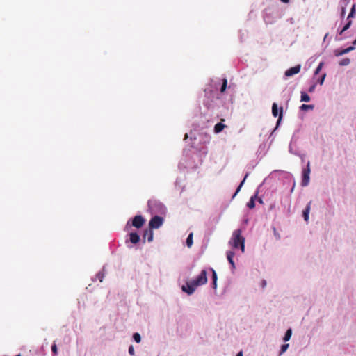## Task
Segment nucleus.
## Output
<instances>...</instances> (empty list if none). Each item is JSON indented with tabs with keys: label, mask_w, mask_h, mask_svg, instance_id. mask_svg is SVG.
Masks as SVG:
<instances>
[{
	"label": "nucleus",
	"mask_w": 356,
	"mask_h": 356,
	"mask_svg": "<svg viewBox=\"0 0 356 356\" xmlns=\"http://www.w3.org/2000/svg\"><path fill=\"white\" fill-rule=\"evenodd\" d=\"M273 229H274V235H275V236L276 237L277 239H280V234L277 232V231H276L275 227L273 228Z\"/></svg>",
	"instance_id": "obj_53"
},
{
	"label": "nucleus",
	"mask_w": 356,
	"mask_h": 356,
	"mask_svg": "<svg viewBox=\"0 0 356 356\" xmlns=\"http://www.w3.org/2000/svg\"><path fill=\"white\" fill-rule=\"evenodd\" d=\"M257 202L261 204H264V201L261 197H258Z\"/></svg>",
	"instance_id": "obj_57"
},
{
	"label": "nucleus",
	"mask_w": 356,
	"mask_h": 356,
	"mask_svg": "<svg viewBox=\"0 0 356 356\" xmlns=\"http://www.w3.org/2000/svg\"><path fill=\"white\" fill-rule=\"evenodd\" d=\"M281 15L277 12H274L270 8H266L263 11V19L266 24H273L277 19L281 18Z\"/></svg>",
	"instance_id": "obj_6"
},
{
	"label": "nucleus",
	"mask_w": 356,
	"mask_h": 356,
	"mask_svg": "<svg viewBox=\"0 0 356 356\" xmlns=\"http://www.w3.org/2000/svg\"><path fill=\"white\" fill-rule=\"evenodd\" d=\"M145 222L146 219L141 214H136L129 219L125 225L124 231L128 232L132 227L136 229H140L145 225Z\"/></svg>",
	"instance_id": "obj_5"
},
{
	"label": "nucleus",
	"mask_w": 356,
	"mask_h": 356,
	"mask_svg": "<svg viewBox=\"0 0 356 356\" xmlns=\"http://www.w3.org/2000/svg\"><path fill=\"white\" fill-rule=\"evenodd\" d=\"M129 354L131 356L135 355V350L134 348V346L132 345H130L128 348Z\"/></svg>",
	"instance_id": "obj_47"
},
{
	"label": "nucleus",
	"mask_w": 356,
	"mask_h": 356,
	"mask_svg": "<svg viewBox=\"0 0 356 356\" xmlns=\"http://www.w3.org/2000/svg\"><path fill=\"white\" fill-rule=\"evenodd\" d=\"M327 76V74L325 72L322 73L316 80L315 83H317V85L322 86L325 81V79Z\"/></svg>",
	"instance_id": "obj_30"
},
{
	"label": "nucleus",
	"mask_w": 356,
	"mask_h": 356,
	"mask_svg": "<svg viewBox=\"0 0 356 356\" xmlns=\"http://www.w3.org/2000/svg\"><path fill=\"white\" fill-rule=\"evenodd\" d=\"M350 0H341L339 3V8H346Z\"/></svg>",
	"instance_id": "obj_39"
},
{
	"label": "nucleus",
	"mask_w": 356,
	"mask_h": 356,
	"mask_svg": "<svg viewBox=\"0 0 356 356\" xmlns=\"http://www.w3.org/2000/svg\"><path fill=\"white\" fill-rule=\"evenodd\" d=\"M193 244V232H190L186 239V241H185V245L188 247V248H191L192 245Z\"/></svg>",
	"instance_id": "obj_27"
},
{
	"label": "nucleus",
	"mask_w": 356,
	"mask_h": 356,
	"mask_svg": "<svg viewBox=\"0 0 356 356\" xmlns=\"http://www.w3.org/2000/svg\"><path fill=\"white\" fill-rule=\"evenodd\" d=\"M291 336H292V329H291V327H289L286 330V332L282 337L283 341L285 343L289 341L290 340Z\"/></svg>",
	"instance_id": "obj_26"
},
{
	"label": "nucleus",
	"mask_w": 356,
	"mask_h": 356,
	"mask_svg": "<svg viewBox=\"0 0 356 356\" xmlns=\"http://www.w3.org/2000/svg\"><path fill=\"white\" fill-rule=\"evenodd\" d=\"M310 161H307L305 165L302 166L301 171V181L300 185L302 187H306L309 184L310 181Z\"/></svg>",
	"instance_id": "obj_7"
},
{
	"label": "nucleus",
	"mask_w": 356,
	"mask_h": 356,
	"mask_svg": "<svg viewBox=\"0 0 356 356\" xmlns=\"http://www.w3.org/2000/svg\"><path fill=\"white\" fill-rule=\"evenodd\" d=\"M312 203V201H309L302 211V216L307 224L309 222Z\"/></svg>",
	"instance_id": "obj_19"
},
{
	"label": "nucleus",
	"mask_w": 356,
	"mask_h": 356,
	"mask_svg": "<svg viewBox=\"0 0 356 356\" xmlns=\"http://www.w3.org/2000/svg\"><path fill=\"white\" fill-rule=\"evenodd\" d=\"M164 222V218L159 215H152L149 221V228L151 229H156L161 227Z\"/></svg>",
	"instance_id": "obj_9"
},
{
	"label": "nucleus",
	"mask_w": 356,
	"mask_h": 356,
	"mask_svg": "<svg viewBox=\"0 0 356 356\" xmlns=\"http://www.w3.org/2000/svg\"><path fill=\"white\" fill-rule=\"evenodd\" d=\"M278 176L279 179L281 178L284 180L285 182H292V187L290 190V193L293 192L296 186V181L293 176V175L289 172L281 170H275L269 175L268 177L272 179Z\"/></svg>",
	"instance_id": "obj_3"
},
{
	"label": "nucleus",
	"mask_w": 356,
	"mask_h": 356,
	"mask_svg": "<svg viewBox=\"0 0 356 356\" xmlns=\"http://www.w3.org/2000/svg\"><path fill=\"white\" fill-rule=\"evenodd\" d=\"M268 149H266V143H263L259 146L257 154L258 157L260 156V159L266 154Z\"/></svg>",
	"instance_id": "obj_21"
},
{
	"label": "nucleus",
	"mask_w": 356,
	"mask_h": 356,
	"mask_svg": "<svg viewBox=\"0 0 356 356\" xmlns=\"http://www.w3.org/2000/svg\"><path fill=\"white\" fill-rule=\"evenodd\" d=\"M272 115L273 117L276 118L282 115L284 116L283 113V106L278 107V105L277 103L274 102L272 104Z\"/></svg>",
	"instance_id": "obj_18"
},
{
	"label": "nucleus",
	"mask_w": 356,
	"mask_h": 356,
	"mask_svg": "<svg viewBox=\"0 0 356 356\" xmlns=\"http://www.w3.org/2000/svg\"><path fill=\"white\" fill-rule=\"evenodd\" d=\"M236 356H243V351L240 350L238 353H237Z\"/></svg>",
	"instance_id": "obj_62"
},
{
	"label": "nucleus",
	"mask_w": 356,
	"mask_h": 356,
	"mask_svg": "<svg viewBox=\"0 0 356 356\" xmlns=\"http://www.w3.org/2000/svg\"><path fill=\"white\" fill-rule=\"evenodd\" d=\"M216 86H218V92L220 93V97L225 93L226 89L227 88V80L226 78L222 79V80H218L217 82H214L213 87Z\"/></svg>",
	"instance_id": "obj_14"
},
{
	"label": "nucleus",
	"mask_w": 356,
	"mask_h": 356,
	"mask_svg": "<svg viewBox=\"0 0 356 356\" xmlns=\"http://www.w3.org/2000/svg\"><path fill=\"white\" fill-rule=\"evenodd\" d=\"M147 211L150 212L152 215L165 216L167 208L160 201L150 199L147 202Z\"/></svg>",
	"instance_id": "obj_2"
},
{
	"label": "nucleus",
	"mask_w": 356,
	"mask_h": 356,
	"mask_svg": "<svg viewBox=\"0 0 356 356\" xmlns=\"http://www.w3.org/2000/svg\"><path fill=\"white\" fill-rule=\"evenodd\" d=\"M132 340L135 341L137 343H139L141 342V335L138 332H134L131 337Z\"/></svg>",
	"instance_id": "obj_32"
},
{
	"label": "nucleus",
	"mask_w": 356,
	"mask_h": 356,
	"mask_svg": "<svg viewBox=\"0 0 356 356\" xmlns=\"http://www.w3.org/2000/svg\"><path fill=\"white\" fill-rule=\"evenodd\" d=\"M242 187H240L238 185V186L236 187V191L235 192L233 193L232 196V198L231 200H232L233 199H234V197L236 196V195L239 193V191H241Z\"/></svg>",
	"instance_id": "obj_48"
},
{
	"label": "nucleus",
	"mask_w": 356,
	"mask_h": 356,
	"mask_svg": "<svg viewBox=\"0 0 356 356\" xmlns=\"http://www.w3.org/2000/svg\"><path fill=\"white\" fill-rule=\"evenodd\" d=\"M257 163L254 164L252 162H250L249 164L247 165L246 166V168H247V171H251L252 170L255 166H256Z\"/></svg>",
	"instance_id": "obj_46"
},
{
	"label": "nucleus",
	"mask_w": 356,
	"mask_h": 356,
	"mask_svg": "<svg viewBox=\"0 0 356 356\" xmlns=\"http://www.w3.org/2000/svg\"><path fill=\"white\" fill-rule=\"evenodd\" d=\"M311 97L306 91L302 90L300 92V102H309Z\"/></svg>",
	"instance_id": "obj_24"
},
{
	"label": "nucleus",
	"mask_w": 356,
	"mask_h": 356,
	"mask_svg": "<svg viewBox=\"0 0 356 356\" xmlns=\"http://www.w3.org/2000/svg\"><path fill=\"white\" fill-rule=\"evenodd\" d=\"M104 268L105 266H104L102 270L99 271L96 275V278H97L100 282H102L104 277Z\"/></svg>",
	"instance_id": "obj_36"
},
{
	"label": "nucleus",
	"mask_w": 356,
	"mask_h": 356,
	"mask_svg": "<svg viewBox=\"0 0 356 356\" xmlns=\"http://www.w3.org/2000/svg\"><path fill=\"white\" fill-rule=\"evenodd\" d=\"M266 178L264 180V181L258 186L257 190L254 191V194L250 197V199H253L254 202L257 201L259 197V188L262 186L264 183L266 181Z\"/></svg>",
	"instance_id": "obj_29"
},
{
	"label": "nucleus",
	"mask_w": 356,
	"mask_h": 356,
	"mask_svg": "<svg viewBox=\"0 0 356 356\" xmlns=\"http://www.w3.org/2000/svg\"><path fill=\"white\" fill-rule=\"evenodd\" d=\"M209 270L211 272V282H217L218 275L216 270L212 268H209Z\"/></svg>",
	"instance_id": "obj_35"
},
{
	"label": "nucleus",
	"mask_w": 356,
	"mask_h": 356,
	"mask_svg": "<svg viewBox=\"0 0 356 356\" xmlns=\"http://www.w3.org/2000/svg\"><path fill=\"white\" fill-rule=\"evenodd\" d=\"M192 280L195 282L197 287L205 284L208 281L207 270L206 269H202L200 274L194 277Z\"/></svg>",
	"instance_id": "obj_12"
},
{
	"label": "nucleus",
	"mask_w": 356,
	"mask_h": 356,
	"mask_svg": "<svg viewBox=\"0 0 356 356\" xmlns=\"http://www.w3.org/2000/svg\"><path fill=\"white\" fill-rule=\"evenodd\" d=\"M179 179L177 178V179H176L175 182V186H177L179 185Z\"/></svg>",
	"instance_id": "obj_64"
},
{
	"label": "nucleus",
	"mask_w": 356,
	"mask_h": 356,
	"mask_svg": "<svg viewBox=\"0 0 356 356\" xmlns=\"http://www.w3.org/2000/svg\"><path fill=\"white\" fill-rule=\"evenodd\" d=\"M316 86L317 83L313 82L307 89L308 92L313 93L315 91Z\"/></svg>",
	"instance_id": "obj_42"
},
{
	"label": "nucleus",
	"mask_w": 356,
	"mask_h": 356,
	"mask_svg": "<svg viewBox=\"0 0 356 356\" xmlns=\"http://www.w3.org/2000/svg\"><path fill=\"white\" fill-rule=\"evenodd\" d=\"M289 347V343L282 344L281 346H280V351H279L278 356H281L282 354H284L287 350Z\"/></svg>",
	"instance_id": "obj_34"
},
{
	"label": "nucleus",
	"mask_w": 356,
	"mask_h": 356,
	"mask_svg": "<svg viewBox=\"0 0 356 356\" xmlns=\"http://www.w3.org/2000/svg\"><path fill=\"white\" fill-rule=\"evenodd\" d=\"M324 65H325V63L323 61H321L318 63V65H317V67H316V69L314 71L313 79H315V77L320 74L321 71L322 70L323 67H324Z\"/></svg>",
	"instance_id": "obj_25"
},
{
	"label": "nucleus",
	"mask_w": 356,
	"mask_h": 356,
	"mask_svg": "<svg viewBox=\"0 0 356 356\" xmlns=\"http://www.w3.org/2000/svg\"><path fill=\"white\" fill-rule=\"evenodd\" d=\"M293 152H300L298 148L296 147V145H293Z\"/></svg>",
	"instance_id": "obj_59"
},
{
	"label": "nucleus",
	"mask_w": 356,
	"mask_h": 356,
	"mask_svg": "<svg viewBox=\"0 0 356 356\" xmlns=\"http://www.w3.org/2000/svg\"><path fill=\"white\" fill-rule=\"evenodd\" d=\"M51 353L53 356H56L58 354V348L56 344L55 343V341L52 343L51 346Z\"/></svg>",
	"instance_id": "obj_40"
},
{
	"label": "nucleus",
	"mask_w": 356,
	"mask_h": 356,
	"mask_svg": "<svg viewBox=\"0 0 356 356\" xmlns=\"http://www.w3.org/2000/svg\"><path fill=\"white\" fill-rule=\"evenodd\" d=\"M226 255H227V261L231 266L232 273L234 274V270L236 269V264L234 261V257L235 255V253L232 250H228L226 252Z\"/></svg>",
	"instance_id": "obj_17"
},
{
	"label": "nucleus",
	"mask_w": 356,
	"mask_h": 356,
	"mask_svg": "<svg viewBox=\"0 0 356 356\" xmlns=\"http://www.w3.org/2000/svg\"><path fill=\"white\" fill-rule=\"evenodd\" d=\"M350 63V59L349 58H344L339 60V65L340 66H347Z\"/></svg>",
	"instance_id": "obj_37"
},
{
	"label": "nucleus",
	"mask_w": 356,
	"mask_h": 356,
	"mask_svg": "<svg viewBox=\"0 0 356 356\" xmlns=\"http://www.w3.org/2000/svg\"><path fill=\"white\" fill-rule=\"evenodd\" d=\"M256 202H254L253 200V199H250L249 201L247 202L246 204V207L249 209H253L255 208L256 207V204H255Z\"/></svg>",
	"instance_id": "obj_38"
},
{
	"label": "nucleus",
	"mask_w": 356,
	"mask_h": 356,
	"mask_svg": "<svg viewBox=\"0 0 356 356\" xmlns=\"http://www.w3.org/2000/svg\"><path fill=\"white\" fill-rule=\"evenodd\" d=\"M261 285L262 288H264L266 286V281L265 280H262L261 282Z\"/></svg>",
	"instance_id": "obj_56"
},
{
	"label": "nucleus",
	"mask_w": 356,
	"mask_h": 356,
	"mask_svg": "<svg viewBox=\"0 0 356 356\" xmlns=\"http://www.w3.org/2000/svg\"><path fill=\"white\" fill-rule=\"evenodd\" d=\"M328 35H329V33H327L325 35L324 38H323V44L325 43V42L326 39H327Z\"/></svg>",
	"instance_id": "obj_61"
},
{
	"label": "nucleus",
	"mask_w": 356,
	"mask_h": 356,
	"mask_svg": "<svg viewBox=\"0 0 356 356\" xmlns=\"http://www.w3.org/2000/svg\"><path fill=\"white\" fill-rule=\"evenodd\" d=\"M146 236H147V241L149 243L152 242L154 239V232H153V230L151 229H145L144 230V232H143V241H142V243L144 244L145 243V238H146Z\"/></svg>",
	"instance_id": "obj_20"
},
{
	"label": "nucleus",
	"mask_w": 356,
	"mask_h": 356,
	"mask_svg": "<svg viewBox=\"0 0 356 356\" xmlns=\"http://www.w3.org/2000/svg\"><path fill=\"white\" fill-rule=\"evenodd\" d=\"M275 208V203L273 202L272 204H270L269 208H268V210L270 211V210H273Z\"/></svg>",
	"instance_id": "obj_55"
},
{
	"label": "nucleus",
	"mask_w": 356,
	"mask_h": 356,
	"mask_svg": "<svg viewBox=\"0 0 356 356\" xmlns=\"http://www.w3.org/2000/svg\"><path fill=\"white\" fill-rule=\"evenodd\" d=\"M190 139L193 140V143L191 145L192 147H195V141L197 140L198 137V143H207L210 140V136L208 134H202V133H198L197 136L195 134H193L192 131L190 132Z\"/></svg>",
	"instance_id": "obj_8"
},
{
	"label": "nucleus",
	"mask_w": 356,
	"mask_h": 356,
	"mask_svg": "<svg viewBox=\"0 0 356 356\" xmlns=\"http://www.w3.org/2000/svg\"><path fill=\"white\" fill-rule=\"evenodd\" d=\"M245 238H243L242 242L240 244H238L239 246L237 248V249H240L243 253L245 252Z\"/></svg>",
	"instance_id": "obj_44"
},
{
	"label": "nucleus",
	"mask_w": 356,
	"mask_h": 356,
	"mask_svg": "<svg viewBox=\"0 0 356 356\" xmlns=\"http://www.w3.org/2000/svg\"><path fill=\"white\" fill-rule=\"evenodd\" d=\"M346 13V8H339V17L341 21L344 20L345 15Z\"/></svg>",
	"instance_id": "obj_41"
},
{
	"label": "nucleus",
	"mask_w": 356,
	"mask_h": 356,
	"mask_svg": "<svg viewBox=\"0 0 356 356\" xmlns=\"http://www.w3.org/2000/svg\"><path fill=\"white\" fill-rule=\"evenodd\" d=\"M356 15V3H353L350 12L348 15L347 18L352 19L353 18H355Z\"/></svg>",
	"instance_id": "obj_28"
},
{
	"label": "nucleus",
	"mask_w": 356,
	"mask_h": 356,
	"mask_svg": "<svg viewBox=\"0 0 356 356\" xmlns=\"http://www.w3.org/2000/svg\"><path fill=\"white\" fill-rule=\"evenodd\" d=\"M243 238L244 237L241 235V230L239 229L235 230L233 232L232 238L229 241V243L232 245V248H238L239 246L238 244H240L242 242Z\"/></svg>",
	"instance_id": "obj_10"
},
{
	"label": "nucleus",
	"mask_w": 356,
	"mask_h": 356,
	"mask_svg": "<svg viewBox=\"0 0 356 356\" xmlns=\"http://www.w3.org/2000/svg\"><path fill=\"white\" fill-rule=\"evenodd\" d=\"M278 129H276V126L274 127V129H273L270 135V138L273 136V134Z\"/></svg>",
	"instance_id": "obj_60"
},
{
	"label": "nucleus",
	"mask_w": 356,
	"mask_h": 356,
	"mask_svg": "<svg viewBox=\"0 0 356 356\" xmlns=\"http://www.w3.org/2000/svg\"><path fill=\"white\" fill-rule=\"evenodd\" d=\"M282 119H283V116L282 115L279 116L278 119L277 120L276 124H275L276 129H279L280 127L281 126L282 122Z\"/></svg>",
	"instance_id": "obj_45"
},
{
	"label": "nucleus",
	"mask_w": 356,
	"mask_h": 356,
	"mask_svg": "<svg viewBox=\"0 0 356 356\" xmlns=\"http://www.w3.org/2000/svg\"><path fill=\"white\" fill-rule=\"evenodd\" d=\"M178 168L179 170H182L186 168V165H184L183 161H180L178 164Z\"/></svg>",
	"instance_id": "obj_50"
},
{
	"label": "nucleus",
	"mask_w": 356,
	"mask_h": 356,
	"mask_svg": "<svg viewBox=\"0 0 356 356\" xmlns=\"http://www.w3.org/2000/svg\"><path fill=\"white\" fill-rule=\"evenodd\" d=\"M301 70V65L297 64L295 66L291 67L289 69H287L284 74L283 79H287L289 77H291L300 72Z\"/></svg>",
	"instance_id": "obj_13"
},
{
	"label": "nucleus",
	"mask_w": 356,
	"mask_h": 356,
	"mask_svg": "<svg viewBox=\"0 0 356 356\" xmlns=\"http://www.w3.org/2000/svg\"><path fill=\"white\" fill-rule=\"evenodd\" d=\"M298 132H299V129H297L294 131V133L291 137V142L289 145V152L292 154H299V152H293V145H296V143L299 139V136H298Z\"/></svg>",
	"instance_id": "obj_16"
},
{
	"label": "nucleus",
	"mask_w": 356,
	"mask_h": 356,
	"mask_svg": "<svg viewBox=\"0 0 356 356\" xmlns=\"http://www.w3.org/2000/svg\"><path fill=\"white\" fill-rule=\"evenodd\" d=\"M204 92L205 98L202 102L203 105L208 109L213 108L216 104L215 101L220 99L218 86L213 87L211 84L207 87Z\"/></svg>",
	"instance_id": "obj_1"
},
{
	"label": "nucleus",
	"mask_w": 356,
	"mask_h": 356,
	"mask_svg": "<svg viewBox=\"0 0 356 356\" xmlns=\"http://www.w3.org/2000/svg\"><path fill=\"white\" fill-rule=\"evenodd\" d=\"M295 155L299 156L301 159L302 163H305V154H301L299 152V154H295Z\"/></svg>",
	"instance_id": "obj_51"
},
{
	"label": "nucleus",
	"mask_w": 356,
	"mask_h": 356,
	"mask_svg": "<svg viewBox=\"0 0 356 356\" xmlns=\"http://www.w3.org/2000/svg\"><path fill=\"white\" fill-rule=\"evenodd\" d=\"M355 49V47L351 46V45L346 48H343V47L337 48L333 51V54L336 57H339L344 54H348L349 52L353 51Z\"/></svg>",
	"instance_id": "obj_15"
},
{
	"label": "nucleus",
	"mask_w": 356,
	"mask_h": 356,
	"mask_svg": "<svg viewBox=\"0 0 356 356\" xmlns=\"http://www.w3.org/2000/svg\"><path fill=\"white\" fill-rule=\"evenodd\" d=\"M188 152H189V150H187V149H183V154H184V156H186H186H188Z\"/></svg>",
	"instance_id": "obj_58"
},
{
	"label": "nucleus",
	"mask_w": 356,
	"mask_h": 356,
	"mask_svg": "<svg viewBox=\"0 0 356 356\" xmlns=\"http://www.w3.org/2000/svg\"><path fill=\"white\" fill-rule=\"evenodd\" d=\"M352 24H353L352 19L346 18L345 24L341 28V31H346L352 26Z\"/></svg>",
	"instance_id": "obj_31"
},
{
	"label": "nucleus",
	"mask_w": 356,
	"mask_h": 356,
	"mask_svg": "<svg viewBox=\"0 0 356 356\" xmlns=\"http://www.w3.org/2000/svg\"><path fill=\"white\" fill-rule=\"evenodd\" d=\"M314 108H315V105L314 104H302L299 107V110H300V111L307 112L308 111L313 110Z\"/></svg>",
	"instance_id": "obj_23"
},
{
	"label": "nucleus",
	"mask_w": 356,
	"mask_h": 356,
	"mask_svg": "<svg viewBox=\"0 0 356 356\" xmlns=\"http://www.w3.org/2000/svg\"><path fill=\"white\" fill-rule=\"evenodd\" d=\"M127 232V234L126 236L125 243L127 248H132L133 247H136V249H138V245L143 241L140 235L136 230H129Z\"/></svg>",
	"instance_id": "obj_4"
},
{
	"label": "nucleus",
	"mask_w": 356,
	"mask_h": 356,
	"mask_svg": "<svg viewBox=\"0 0 356 356\" xmlns=\"http://www.w3.org/2000/svg\"><path fill=\"white\" fill-rule=\"evenodd\" d=\"M211 287L216 291L217 289V282H211Z\"/></svg>",
	"instance_id": "obj_52"
},
{
	"label": "nucleus",
	"mask_w": 356,
	"mask_h": 356,
	"mask_svg": "<svg viewBox=\"0 0 356 356\" xmlns=\"http://www.w3.org/2000/svg\"><path fill=\"white\" fill-rule=\"evenodd\" d=\"M197 288V286L195 284V282L191 280H186L185 284L181 286V291L187 294L188 296L193 295L196 289Z\"/></svg>",
	"instance_id": "obj_11"
},
{
	"label": "nucleus",
	"mask_w": 356,
	"mask_h": 356,
	"mask_svg": "<svg viewBox=\"0 0 356 356\" xmlns=\"http://www.w3.org/2000/svg\"><path fill=\"white\" fill-rule=\"evenodd\" d=\"M346 32L345 31H341V28L337 29V35L335 36V40L340 41L342 40L344 38L341 35L343 34V33Z\"/></svg>",
	"instance_id": "obj_33"
},
{
	"label": "nucleus",
	"mask_w": 356,
	"mask_h": 356,
	"mask_svg": "<svg viewBox=\"0 0 356 356\" xmlns=\"http://www.w3.org/2000/svg\"><path fill=\"white\" fill-rule=\"evenodd\" d=\"M249 222V219L248 217H244L243 220H242V223L244 224V225H247Z\"/></svg>",
	"instance_id": "obj_54"
},
{
	"label": "nucleus",
	"mask_w": 356,
	"mask_h": 356,
	"mask_svg": "<svg viewBox=\"0 0 356 356\" xmlns=\"http://www.w3.org/2000/svg\"><path fill=\"white\" fill-rule=\"evenodd\" d=\"M200 152L204 154H207V147L206 146H202L200 148L197 149Z\"/></svg>",
	"instance_id": "obj_49"
},
{
	"label": "nucleus",
	"mask_w": 356,
	"mask_h": 356,
	"mask_svg": "<svg viewBox=\"0 0 356 356\" xmlns=\"http://www.w3.org/2000/svg\"><path fill=\"white\" fill-rule=\"evenodd\" d=\"M280 1L284 3H289L290 0H280Z\"/></svg>",
	"instance_id": "obj_63"
},
{
	"label": "nucleus",
	"mask_w": 356,
	"mask_h": 356,
	"mask_svg": "<svg viewBox=\"0 0 356 356\" xmlns=\"http://www.w3.org/2000/svg\"><path fill=\"white\" fill-rule=\"evenodd\" d=\"M250 175V171H247L245 175H244V177H243V179L241 181V182L239 183L238 186L240 187H243V186L244 185L245 182V180L246 179L248 178V177Z\"/></svg>",
	"instance_id": "obj_43"
},
{
	"label": "nucleus",
	"mask_w": 356,
	"mask_h": 356,
	"mask_svg": "<svg viewBox=\"0 0 356 356\" xmlns=\"http://www.w3.org/2000/svg\"><path fill=\"white\" fill-rule=\"evenodd\" d=\"M226 127L227 126L225 124H223L222 122H218L215 124V126L213 127V131L215 134H219L221 131H222L224 128Z\"/></svg>",
	"instance_id": "obj_22"
}]
</instances>
